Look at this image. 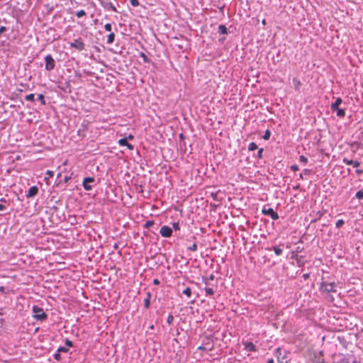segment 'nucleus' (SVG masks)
<instances>
[{"instance_id":"obj_1","label":"nucleus","mask_w":363,"mask_h":363,"mask_svg":"<svg viewBox=\"0 0 363 363\" xmlns=\"http://www.w3.org/2000/svg\"><path fill=\"white\" fill-rule=\"evenodd\" d=\"M320 291L323 294L335 293L337 291L336 284L335 282L323 281L320 284Z\"/></svg>"},{"instance_id":"obj_2","label":"nucleus","mask_w":363,"mask_h":363,"mask_svg":"<svg viewBox=\"0 0 363 363\" xmlns=\"http://www.w3.org/2000/svg\"><path fill=\"white\" fill-rule=\"evenodd\" d=\"M32 311L33 313V318L36 320H43L48 317L43 309L37 306H33Z\"/></svg>"},{"instance_id":"obj_3","label":"nucleus","mask_w":363,"mask_h":363,"mask_svg":"<svg viewBox=\"0 0 363 363\" xmlns=\"http://www.w3.org/2000/svg\"><path fill=\"white\" fill-rule=\"evenodd\" d=\"M45 69L50 71L55 68V62L51 55H48L45 57Z\"/></svg>"},{"instance_id":"obj_4","label":"nucleus","mask_w":363,"mask_h":363,"mask_svg":"<svg viewBox=\"0 0 363 363\" xmlns=\"http://www.w3.org/2000/svg\"><path fill=\"white\" fill-rule=\"evenodd\" d=\"M70 47L81 51L84 50L85 45L82 38H79L70 43Z\"/></svg>"},{"instance_id":"obj_5","label":"nucleus","mask_w":363,"mask_h":363,"mask_svg":"<svg viewBox=\"0 0 363 363\" xmlns=\"http://www.w3.org/2000/svg\"><path fill=\"white\" fill-rule=\"evenodd\" d=\"M262 212L264 215L269 216L272 219L276 220L279 219V215L277 212H275L272 208H266L265 207L262 208Z\"/></svg>"},{"instance_id":"obj_6","label":"nucleus","mask_w":363,"mask_h":363,"mask_svg":"<svg viewBox=\"0 0 363 363\" xmlns=\"http://www.w3.org/2000/svg\"><path fill=\"white\" fill-rule=\"evenodd\" d=\"M160 233L164 238H169L172 234V229L167 225H163L160 230Z\"/></svg>"},{"instance_id":"obj_7","label":"nucleus","mask_w":363,"mask_h":363,"mask_svg":"<svg viewBox=\"0 0 363 363\" xmlns=\"http://www.w3.org/2000/svg\"><path fill=\"white\" fill-rule=\"evenodd\" d=\"M275 355H276L277 360L278 362H279V363L286 362V357L285 355H282V351L280 347H278L276 349Z\"/></svg>"},{"instance_id":"obj_8","label":"nucleus","mask_w":363,"mask_h":363,"mask_svg":"<svg viewBox=\"0 0 363 363\" xmlns=\"http://www.w3.org/2000/svg\"><path fill=\"white\" fill-rule=\"evenodd\" d=\"M94 181V179L93 177H86L84 178L83 181V186L84 189L89 191L92 189V186L89 185V183H91Z\"/></svg>"},{"instance_id":"obj_9","label":"nucleus","mask_w":363,"mask_h":363,"mask_svg":"<svg viewBox=\"0 0 363 363\" xmlns=\"http://www.w3.org/2000/svg\"><path fill=\"white\" fill-rule=\"evenodd\" d=\"M118 143L119 144V145L121 146H125L127 147V148L130 150H133L134 149V146L128 143V140H127V138H121L118 141Z\"/></svg>"},{"instance_id":"obj_10","label":"nucleus","mask_w":363,"mask_h":363,"mask_svg":"<svg viewBox=\"0 0 363 363\" xmlns=\"http://www.w3.org/2000/svg\"><path fill=\"white\" fill-rule=\"evenodd\" d=\"M38 187L36 186H33L29 189L26 196L28 198L33 197L34 196H35L38 194Z\"/></svg>"},{"instance_id":"obj_11","label":"nucleus","mask_w":363,"mask_h":363,"mask_svg":"<svg viewBox=\"0 0 363 363\" xmlns=\"http://www.w3.org/2000/svg\"><path fill=\"white\" fill-rule=\"evenodd\" d=\"M342 161L345 164L352 165L354 167H358L360 165V163L358 161H353L352 160L347 158H344Z\"/></svg>"},{"instance_id":"obj_12","label":"nucleus","mask_w":363,"mask_h":363,"mask_svg":"<svg viewBox=\"0 0 363 363\" xmlns=\"http://www.w3.org/2000/svg\"><path fill=\"white\" fill-rule=\"evenodd\" d=\"M245 349L248 352H255L256 347L255 345L252 342H244Z\"/></svg>"},{"instance_id":"obj_13","label":"nucleus","mask_w":363,"mask_h":363,"mask_svg":"<svg viewBox=\"0 0 363 363\" xmlns=\"http://www.w3.org/2000/svg\"><path fill=\"white\" fill-rule=\"evenodd\" d=\"M342 103V99L340 98H337L335 103L332 104L331 105V110L333 111H335V109L339 108V106Z\"/></svg>"},{"instance_id":"obj_14","label":"nucleus","mask_w":363,"mask_h":363,"mask_svg":"<svg viewBox=\"0 0 363 363\" xmlns=\"http://www.w3.org/2000/svg\"><path fill=\"white\" fill-rule=\"evenodd\" d=\"M218 33L222 35L227 34V28L224 25H220L218 26Z\"/></svg>"},{"instance_id":"obj_15","label":"nucleus","mask_w":363,"mask_h":363,"mask_svg":"<svg viewBox=\"0 0 363 363\" xmlns=\"http://www.w3.org/2000/svg\"><path fill=\"white\" fill-rule=\"evenodd\" d=\"M115 39V34L113 33H110L107 38V43L111 44L113 43Z\"/></svg>"},{"instance_id":"obj_16","label":"nucleus","mask_w":363,"mask_h":363,"mask_svg":"<svg viewBox=\"0 0 363 363\" xmlns=\"http://www.w3.org/2000/svg\"><path fill=\"white\" fill-rule=\"evenodd\" d=\"M337 111V116L340 118H343L345 116V111L344 109L342 108H337L335 109Z\"/></svg>"},{"instance_id":"obj_17","label":"nucleus","mask_w":363,"mask_h":363,"mask_svg":"<svg viewBox=\"0 0 363 363\" xmlns=\"http://www.w3.org/2000/svg\"><path fill=\"white\" fill-rule=\"evenodd\" d=\"M150 294L147 293V297L144 301V306L146 308H148L150 306Z\"/></svg>"},{"instance_id":"obj_18","label":"nucleus","mask_w":363,"mask_h":363,"mask_svg":"<svg viewBox=\"0 0 363 363\" xmlns=\"http://www.w3.org/2000/svg\"><path fill=\"white\" fill-rule=\"evenodd\" d=\"M273 250H274V253L276 254V255L277 256H279L281 255L283 250L281 248H280L279 247H277V246H274L273 247Z\"/></svg>"},{"instance_id":"obj_19","label":"nucleus","mask_w":363,"mask_h":363,"mask_svg":"<svg viewBox=\"0 0 363 363\" xmlns=\"http://www.w3.org/2000/svg\"><path fill=\"white\" fill-rule=\"evenodd\" d=\"M183 294L186 296L187 297H190L191 296V289L190 287H186L183 291Z\"/></svg>"},{"instance_id":"obj_20","label":"nucleus","mask_w":363,"mask_h":363,"mask_svg":"<svg viewBox=\"0 0 363 363\" xmlns=\"http://www.w3.org/2000/svg\"><path fill=\"white\" fill-rule=\"evenodd\" d=\"M45 174L46 177H45V179L48 181L50 177L54 176V172L51 170H47Z\"/></svg>"},{"instance_id":"obj_21","label":"nucleus","mask_w":363,"mask_h":363,"mask_svg":"<svg viewBox=\"0 0 363 363\" xmlns=\"http://www.w3.org/2000/svg\"><path fill=\"white\" fill-rule=\"evenodd\" d=\"M257 148V145L254 142L250 143L248 145V150L250 151L255 150Z\"/></svg>"},{"instance_id":"obj_22","label":"nucleus","mask_w":363,"mask_h":363,"mask_svg":"<svg viewBox=\"0 0 363 363\" xmlns=\"http://www.w3.org/2000/svg\"><path fill=\"white\" fill-rule=\"evenodd\" d=\"M205 291H206V294L208 296H212L214 294V290L213 288L206 287Z\"/></svg>"},{"instance_id":"obj_23","label":"nucleus","mask_w":363,"mask_h":363,"mask_svg":"<svg viewBox=\"0 0 363 363\" xmlns=\"http://www.w3.org/2000/svg\"><path fill=\"white\" fill-rule=\"evenodd\" d=\"M25 99L26 101H33L35 99V95L34 94H30L25 96Z\"/></svg>"},{"instance_id":"obj_24","label":"nucleus","mask_w":363,"mask_h":363,"mask_svg":"<svg viewBox=\"0 0 363 363\" xmlns=\"http://www.w3.org/2000/svg\"><path fill=\"white\" fill-rule=\"evenodd\" d=\"M174 321V316L172 314H169L167 319V323L169 325H171Z\"/></svg>"},{"instance_id":"obj_25","label":"nucleus","mask_w":363,"mask_h":363,"mask_svg":"<svg viewBox=\"0 0 363 363\" xmlns=\"http://www.w3.org/2000/svg\"><path fill=\"white\" fill-rule=\"evenodd\" d=\"M344 223H345L344 220L342 219H340V220H337V222L335 223V226L337 228H340L344 225Z\"/></svg>"},{"instance_id":"obj_26","label":"nucleus","mask_w":363,"mask_h":363,"mask_svg":"<svg viewBox=\"0 0 363 363\" xmlns=\"http://www.w3.org/2000/svg\"><path fill=\"white\" fill-rule=\"evenodd\" d=\"M106 9L108 10H111L114 12H116L117 11V9L116 8L111 4V3H109L107 6H106Z\"/></svg>"},{"instance_id":"obj_27","label":"nucleus","mask_w":363,"mask_h":363,"mask_svg":"<svg viewBox=\"0 0 363 363\" xmlns=\"http://www.w3.org/2000/svg\"><path fill=\"white\" fill-rule=\"evenodd\" d=\"M76 16L78 18H81L84 16H86V12L84 10H79L76 13Z\"/></svg>"},{"instance_id":"obj_28","label":"nucleus","mask_w":363,"mask_h":363,"mask_svg":"<svg viewBox=\"0 0 363 363\" xmlns=\"http://www.w3.org/2000/svg\"><path fill=\"white\" fill-rule=\"evenodd\" d=\"M140 57L143 59L144 62H150V59L147 57V55L144 52L140 53Z\"/></svg>"},{"instance_id":"obj_29","label":"nucleus","mask_w":363,"mask_h":363,"mask_svg":"<svg viewBox=\"0 0 363 363\" xmlns=\"http://www.w3.org/2000/svg\"><path fill=\"white\" fill-rule=\"evenodd\" d=\"M270 135H271V133H270V131L269 130H267L265 131V133H264V135H263L262 138L264 140H269V138H270Z\"/></svg>"},{"instance_id":"obj_30","label":"nucleus","mask_w":363,"mask_h":363,"mask_svg":"<svg viewBox=\"0 0 363 363\" xmlns=\"http://www.w3.org/2000/svg\"><path fill=\"white\" fill-rule=\"evenodd\" d=\"M130 4L134 7L138 6L140 5L138 0H130Z\"/></svg>"},{"instance_id":"obj_31","label":"nucleus","mask_w":363,"mask_h":363,"mask_svg":"<svg viewBox=\"0 0 363 363\" xmlns=\"http://www.w3.org/2000/svg\"><path fill=\"white\" fill-rule=\"evenodd\" d=\"M188 249L191 251L196 252L197 250V245L194 242L191 246L189 247Z\"/></svg>"},{"instance_id":"obj_32","label":"nucleus","mask_w":363,"mask_h":363,"mask_svg":"<svg viewBox=\"0 0 363 363\" xmlns=\"http://www.w3.org/2000/svg\"><path fill=\"white\" fill-rule=\"evenodd\" d=\"M69 351V349L65 347H60L57 349L58 352H67Z\"/></svg>"},{"instance_id":"obj_33","label":"nucleus","mask_w":363,"mask_h":363,"mask_svg":"<svg viewBox=\"0 0 363 363\" xmlns=\"http://www.w3.org/2000/svg\"><path fill=\"white\" fill-rule=\"evenodd\" d=\"M300 162H303V164H306L308 162V158L305 157L304 155L300 156L299 158Z\"/></svg>"},{"instance_id":"obj_34","label":"nucleus","mask_w":363,"mask_h":363,"mask_svg":"<svg viewBox=\"0 0 363 363\" xmlns=\"http://www.w3.org/2000/svg\"><path fill=\"white\" fill-rule=\"evenodd\" d=\"M153 225H154V221L153 220H147L145 223V228H150V227L152 226Z\"/></svg>"},{"instance_id":"obj_35","label":"nucleus","mask_w":363,"mask_h":363,"mask_svg":"<svg viewBox=\"0 0 363 363\" xmlns=\"http://www.w3.org/2000/svg\"><path fill=\"white\" fill-rule=\"evenodd\" d=\"M356 197H357L358 199H363V191H358L356 193Z\"/></svg>"},{"instance_id":"obj_36","label":"nucleus","mask_w":363,"mask_h":363,"mask_svg":"<svg viewBox=\"0 0 363 363\" xmlns=\"http://www.w3.org/2000/svg\"><path fill=\"white\" fill-rule=\"evenodd\" d=\"M104 28L106 31H111L112 29V26L111 23H106L104 26Z\"/></svg>"},{"instance_id":"obj_37","label":"nucleus","mask_w":363,"mask_h":363,"mask_svg":"<svg viewBox=\"0 0 363 363\" xmlns=\"http://www.w3.org/2000/svg\"><path fill=\"white\" fill-rule=\"evenodd\" d=\"M38 100H40L42 102L43 104H45L44 96L43 94H40L38 96Z\"/></svg>"},{"instance_id":"obj_38","label":"nucleus","mask_w":363,"mask_h":363,"mask_svg":"<svg viewBox=\"0 0 363 363\" xmlns=\"http://www.w3.org/2000/svg\"><path fill=\"white\" fill-rule=\"evenodd\" d=\"M60 352H57L54 354V358L55 359H56L57 361H60L61 360V355L60 354Z\"/></svg>"},{"instance_id":"obj_39","label":"nucleus","mask_w":363,"mask_h":363,"mask_svg":"<svg viewBox=\"0 0 363 363\" xmlns=\"http://www.w3.org/2000/svg\"><path fill=\"white\" fill-rule=\"evenodd\" d=\"M290 169L294 172L298 171L299 169L298 166L296 164L291 165Z\"/></svg>"},{"instance_id":"obj_40","label":"nucleus","mask_w":363,"mask_h":363,"mask_svg":"<svg viewBox=\"0 0 363 363\" xmlns=\"http://www.w3.org/2000/svg\"><path fill=\"white\" fill-rule=\"evenodd\" d=\"M173 228L175 230H179V223L178 222L177 223H174L173 225Z\"/></svg>"},{"instance_id":"obj_41","label":"nucleus","mask_w":363,"mask_h":363,"mask_svg":"<svg viewBox=\"0 0 363 363\" xmlns=\"http://www.w3.org/2000/svg\"><path fill=\"white\" fill-rule=\"evenodd\" d=\"M199 350H211L213 349V347H203V346H199L198 347Z\"/></svg>"},{"instance_id":"obj_42","label":"nucleus","mask_w":363,"mask_h":363,"mask_svg":"<svg viewBox=\"0 0 363 363\" xmlns=\"http://www.w3.org/2000/svg\"><path fill=\"white\" fill-rule=\"evenodd\" d=\"M65 345H67L68 347H72L73 346V343L71 340L67 339L65 340Z\"/></svg>"},{"instance_id":"obj_43","label":"nucleus","mask_w":363,"mask_h":363,"mask_svg":"<svg viewBox=\"0 0 363 363\" xmlns=\"http://www.w3.org/2000/svg\"><path fill=\"white\" fill-rule=\"evenodd\" d=\"M6 30V28L5 26H1L0 27V33L5 32Z\"/></svg>"},{"instance_id":"obj_44","label":"nucleus","mask_w":363,"mask_h":363,"mask_svg":"<svg viewBox=\"0 0 363 363\" xmlns=\"http://www.w3.org/2000/svg\"><path fill=\"white\" fill-rule=\"evenodd\" d=\"M303 172L305 174V175H308L311 171L309 169H305Z\"/></svg>"},{"instance_id":"obj_45","label":"nucleus","mask_w":363,"mask_h":363,"mask_svg":"<svg viewBox=\"0 0 363 363\" xmlns=\"http://www.w3.org/2000/svg\"><path fill=\"white\" fill-rule=\"evenodd\" d=\"M6 208V207L4 205L0 203V211H4Z\"/></svg>"},{"instance_id":"obj_46","label":"nucleus","mask_w":363,"mask_h":363,"mask_svg":"<svg viewBox=\"0 0 363 363\" xmlns=\"http://www.w3.org/2000/svg\"><path fill=\"white\" fill-rule=\"evenodd\" d=\"M153 284L155 285H158L160 284V281L157 279H153Z\"/></svg>"},{"instance_id":"obj_47","label":"nucleus","mask_w":363,"mask_h":363,"mask_svg":"<svg viewBox=\"0 0 363 363\" xmlns=\"http://www.w3.org/2000/svg\"><path fill=\"white\" fill-rule=\"evenodd\" d=\"M126 138H127V140L128 139V140H133L134 136L132 134H130Z\"/></svg>"},{"instance_id":"obj_48","label":"nucleus","mask_w":363,"mask_h":363,"mask_svg":"<svg viewBox=\"0 0 363 363\" xmlns=\"http://www.w3.org/2000/svg\"><path fill=\"white\" fill-rule=\"evenodd\" d=\"M356 172L357 174L360 175L363 173V171L362 169H357Z\"/></svg>"},{"instance_id":"obj_49","label":"nucleus","mask_w":363,"mask_h":363,"mask_svg":"<svg viewBox=\"0 0 363 363\" xmlns=\"http://www.w3.org/2000/svg\"><path fill=\"white\" fill-rule=\"evenodd\" d=\"M262 150H263L262 149H260V150H259L258 155H259V157H262Z\"/></svg>"},{"instance_id":"obj_50","label":"nucleus","mask_w":363,"mask_h":363,"mask_svg":"<svg viewBox=\"0 0 363 363\" xmlns=\"http://www.w3.org/2000/svg\"><path fill=\"white\" fill-rule=\"evenodd\" d=\"M267 363H274V359H269L267 360Z\"/></svg>"},{"instance_id":"obj_51","label":"nucleus","mask_w":363,"mask_h":363,"mask_svg":"<svg viewBox=\"0 0 363 363\" xmlns=\"http://www.w3.org/2000/svg\"><path fill=\"white\" fill-rule=\"evenodd\" d=\"M303 176H305V174H303V173H301V174H299V177H300L301 179H303Z\"/></svg>"},{"instance_id":"obj_52","label":"nucleus","mask_w":363,"mask_h":363,"mask_svg":"<svg viewBox=\"0 0 363 363\" xmlns=\"http://www.w3.org/2000/svg\"><path fill=\"white\" fill-rule=\"evenodd\" d=\"M262 23L264 26H265V25H266V23H267L266 20H265V19H263V20L262 21Z\"/></svg>"},{"instance_id":"obj_53","label":"nucleus","mask_w":363,"mask_h":363,"mask_svg":"<svg viewBox=\"0 0 363 363\" xmlns=\"http://www.w3.org/2000/svg\"><path fill=\"white\" fill-rule=\"evenodd\" d=\"M69 179V177H65V182H67Z\"/></svg>"},{"instance_id":"obj_54","label":"nucleus","mask_w":363,"mask_h":363,"mask_svg":"<svg viewBox=\"0 0 363 363\" xmlns=\"http://www.w3.org/2000/svg\"><path fill=\"white\" fill-rule=\"evenodd\" d=\"M303 277H304L305 279H306V278L308 277V274H304Z\"/></svg>"},{"instance_id":"obj_55","label":"nucleus","mask_w":363,"mask_h":363,"mask_svg":"<svg viewBox=\"0 0 363 363\" xmlns=\"http://www.w3.org/2000/svg\"><path fill=\"white\" fill-rule=\"evenodd\" d=\"M299 84H300V82H298V84H296V89H298V86Z\"/></svg>"},{"instance_id":"obj_56","label":"nucleus","mask_w":363,"mask_h":363,"mask_svg":"<svg viewBox=\"0 0 363 363\" xmlns=\"http://www.w3.org/2000/svg\"><path fill=\"white\" fill-rule=\"evenodd\" d=\"M299 84H300V82H298V84H296V89H298V86Z\"/></svg>"},{"instance_id":"obj_57","label":"nucleus","mask_w":363,"mask_h":363,"mask_svg":"<svg viewBox=\"0 0 363 363\" xmlns=\"http://www.w3.org/2000/svg\"><path fill=\"white\" fill-rule=\"evenodd\" d=\"M299 84H300V82H298V84H296V89H298V86Z\"/></svg>"},{"instance_id":"obj_58","label":"nucleus","mask_w":363,"mask_h":363,"mask_svg":"<svg viewBox=\"0 0 363 363\" xmlns=\"http://www.w3.org/2000/svg\"><path fill=\"white\" fill-rule=\"evenodd\" d=\"M61 177V173H59V174H57V177Z\"/></svg>"},{"instance_id":"obj_59","label":"nucleus","mask_w":363,"mask_h":363,"mask_svg":"<svg viewBox=\"0 0 363 363\" xmlns=\"http://www.w3.org/2000/svg\"><path fill=\"white\" fill-rule=\"evenodd\" d=\"M211 279H213V275L211 276Z\"/></svg>"},{"instance_id":"obj_60","label":"nucleus","mask_w":363,"mask_h":363,"mask_svg":"<svg viewBox=\"0 0 363 363\" xmlns=\"http://www.w3.org/2000/svg\"><path fill=\"white\" fill-rule=\"evenodd\" d=\"M1 201H4V202L6 201L5 199H2Z\"/></svg>"}]
</instances>
